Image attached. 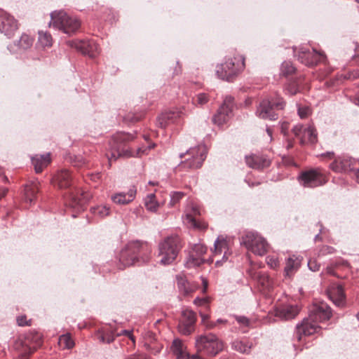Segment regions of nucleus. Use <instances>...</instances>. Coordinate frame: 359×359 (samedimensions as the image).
<instances>
[{
    "label": "nucleus",
    "instance_id": "obj_28",
    "mask_svg": "<svg viewBox=\"0 0 359 359\" xmlns=\"http://www.w3.org/2000/svg\"><path fill=\"white\" fill-rule=\"evenodd\" d=\"M50 162V154L43 155H35L32 157V163L36 173L42 172L44 168L47 167Z\"/></svg>",
    "mask_w": 359,
    "mask_h": 359
},
{
    "label": "nucleus",
    "instance_id": "obj_10",
    "mask_svg": "<svg viewBox=\"0 0 359 359\" xmlns=\"http://www.w3.org/2000/svg\"><path fill=\"white\" fill-rule=\"evenodd\" d=\"M241 244L255 255L262 256L267 252L266 240L257 233L248 231L241 237Z\"/></svg>",
    "mask_w": 359,
    "mask_h": 359
},
{
    "label": "nucleus",
    "instance_id": "obj_6",
    "mask_svg": "<svg viewBox=\"0 0 359 359\" xmlns=\"http://www.w3.org/2000/svg\"><path fill=\"white\" fill-rule=\"evenodd\" d=\"M245 67V58L242 55L229 57L224 63L217 65L216 74L222 80L230 81Z\"/></svg>",
    "mask_w": 359,
    "mask_h": 359
},
{
    "label": "nucleus",
    "instance_id": "obj_24",
    "mask_svg": "<svg viewBox=\"0 0 359 359\" xmlns=\"http://www.w3.org/2000/svg\"><path fill=\"white\" fill-rule=\"evenodd\" d=\"M137 189L132 186L127 192H118L111 196L112 201L117 205H127L136 197Z\"/></svg>",
    "mask_w": 359,
    "mask_h": 359
},
{
    "label": "nucleus",
    "instance_id": "obj_35",
    "mask_svg": "<svg viewBox=\"0 0 359 359\" xmlns=\"http://www.w3.org/2000/svg\"><path fill=\"white\" fill-rule=\"evenodd\" d=\"M34 42V39L28 36L27 34H22L19 39L17 44H15L16 49H13L15 51H22L29 48Z\"/></svg>",
    "mask_w": 359,
    "mask_h": 359
},
{
    "label": "nucleus",
    "instance_id": "obj_50",
    "mask_svg": "<svg viewBox=\"0 0 359 359\" xmlns=\"http://www.w3.org/2000/svg\"><path fill=\"white\" fill-rule=\"evenodd\" d=\"M334 252V249L330 246H323L320 250V253L323 255L332 254Z\"/></svg>",
    "mask_w": 359,
    "mask_h": 359
},
{
    "label": "nucleus",
    "instance_id": "obj_27",
    "mask_svg": "<svg viewBox=\"0 0 359 359\" xmlns=\"http://www.w3.org/2000/svg\"><path fill=\"white\" fill-rule=\"evenodd\" d=\"M247 165L254 169H261L268 167L270 161L262 155H250L245 156Z\"/></svg>",
    "mask_w": 359,
    "mask_h": 359
},
{
    "label": "nucleus",
    "instance_id": "obj_40",
    "mask_svg": "<svg viewBox=\"0 0 359 359\" xmlns=\"http://www.w3.org/2000/svg\"><path fill=\"white\" fill-rule=\"evenodd\" d=\"M91 213L95 215H97L100 217H104L109 214V208L106 205H98L97 207L91 208Z\"/></svg>",
    "mask_w": 359,
    "mask_h": 359
},
{
    "label": "nucleus",
    "instance_id": "obj_2",
    "mask_svg": "<svg viewBox=\"0 0 359 359\" xmlns=\"http://www.w3.org/2000/svg\"><path fill=\"white\" fill-rule=\"evenodd\" d=\"M135 138L134 134H130L124 132H118L113 135L111 140L109 142L111 149V156H109V160H116L118 157H135L141 156L143 154H147V150L154 148L155 144H152L147 147H139L136 152L132 151L128 147V142L133 141Z\"/></svg>",
    "mask_w": 359,
    "mask_h": 359
},
{
    "label": "nucleus",
    "instance_id": "obj_51",
    "mask_svg": "<svg viewBox=\"0 0 359 359\" xmlns=\"http://www.w3.org/2000/svg\"><path fill=\"white\" fill-rule=\"evenodd\" d=\"M357 182L359 184V161L355 163V169L353 170Z\"/></svg>",
    "mask_w": 359,
    "mask_h": 359
},
{
    "label": "nucleus",
    "instance_id": "obj_63",
    "mask_svg": "<svg viewBox=\"0 0 359 359\" xmlns=\"http://www.w3.org/2000/svg\"><path fill=\"white\" fill-rule=\"evenodd\" d=\"M355 60H356L357 62L359 64V48L357 50V54L355 55Z\"/></svg>",
    "mask_w": 359,
    "mask_h": 359
},
{
    "label": "nucleus",
    "instance_id": "obj_22",
    "mask_svg": "<svg viewBox=\"0 0 359 359\" xmlns=\"http://www.w3.org/2000/svg\"><path fill=\"white\" fill-rule=\"evenodd\" d=\"M200 210L197 205H191V207H189L186 209L185 217L184 222L189 227L196 229H205L207 228V224L205 223L201 224L198 222L195 217L200 215Z\"/></svg>",
    "mask_w": 359,
    "mask_h": 359
},
{
    "label": "nucleus",
    "instance_id": "obj_42",
    "mask_svg": "<svg viewBox=\"0 0 359 359\" xmlns=\"http://www.w3.org/2000/svg\"><path fill=\"white\" fill-rule=\"evenodd\" d=\"M280 70L282 74L287 76L292 74L294 72L295 68L290 62L285 61L281 65Z\"/></svg>",
    "mask_w": 359,
    "mask_h": 359
},
{
    "label": "nucleus",
    "instance_id": "obj_21",
    "mask_svg": "<svg viewBox=\"0 0 359 359\" xmlns=\"http://www.w3.org/2000/svg\"><path fill=\"white\" fill-rule=\"evenodd\" d=\"M18 29L16 20L6 13L0 11V32L10 36Z\"/></svg>",
    "mask_w": 359,
    "mask_h": 359
},
{
    "label": "nucleus",
    "instance_id": "obj_16",
    "mask_svg": "<svg viewBox=\"0 0 359 359\" xmlns=\"http://www.w3.org/2000/svg\"><path fill=\"white\" fill-rule=\"evenodd\" d=\"M233 107V98L227 97L224 103L220 106L217 113L212 117V122L219 126L228 121L230 118Z\"/></svg>",
    "mask_w": 359,
    "mask_h": 359
},
{
    "label": "nucleus",
    "instance_id": "obj_43",
    "mask_svg": "<svg viewBox=\"0 0 359 359\" xmlns=\"http://www.w3.org/2000/svg\"><path fill=\"white\" fill-rule=\"evenodd\" d=\"M209 97L206 93H198L194 98V103L196 105L203 106L208 103Z\"/></svg>",
    "mask_w": 359,
    "mask_h": 359
},
{
    "label": "nucleus",
    "instance_id": "obj_13",
    "mask_svg": "<svg viewBox=\"0 0 359 359\" xmlns=\"http://www.w3.org/2000/svg\"><path fill=\"white\" fill-rule=\"evenodd\" d=\"M121 335H126L135 342V338L131 331L123 330L120 332H116L107 325L99 330L95 334V337L102 343L109 344L114 340L115 337Z\"/></svg>",
    "mask_w": 359,
    "mask_h": 359
},
{
    "label": "nucleus",
    "instance_id": "obj_44",
    "mask_svg": "<svg viewBox=\"0 0 359 359\" xmlns=\"http://www.w3.org/2000/svg\"><path fill=\"white\" fill-rule=\"evenodd\" d=\"M285 90L286 93L293 95L299 92V88L296 81H291L287 84Z\"/></svg>",
    "mask_w": 359,
    "mask_h": 359
},
{
    "label": "nucleus",
    "instance_id": "obj_59",
    "mask_svg": "<svg viewBox=\"0 0 359 359\" xmlns=\"http://www.w3.org/2000/svg\"><path fill=\"white\" fill-rule=\"evenodd\" d=\"M323 156H327L330 158H334V153L333 152H327L322 154Z\"/></svg>",
    "mask_w": 359,
    "mask_h": 359
},
{
    "label": "nucleus",
    "instance_id": "obj_41",
    "mask_svg": "<svg viewBox=\"0 0 359 359\" xmlns=\"http://www.w3.org/2000/svg\"><path fill=\"white\" fill-rule=\"evenodd\" d=\"M170 200L168 206L174 207L184 196V194L182 191H173L170 194Z\"/></svg>",
    "mask_w": 359,
    "mask_h": 359
},
{
    "label": "nucleus",
    "instance_id": "obj_30",
    "mask_svg": "<svg viewBox=\"0 0 359 359\" xmlns=\"http://www.w3.org/2000/svg\"><path fill=\"white\" fill-rule=\"evenodd\" d=\"M302 257L292 255L290 257L285 264L284 269L285 276L290 277L300 266Z\"/></svg>",
    "mask_w": 359,
    "mask_h": 359
},
{
    "label": "nucleus",
    "instance_id": "obj_49",
    "mask_svg": "<svg viewBox=\"0 0 359 359\" xmlns=\"http://www.w3.org/2000/svg\"><path fill=\"white\" fill-rule=\"evenodd\" d=\"M308 266L312 271H318L320 269V264L314 259H310L308 262Z\"/></svg>",
    "mask_w": 359,
    "mask_h": 359
},
{
    "label": "nucleus",
    "instance_id": "obj_55",
    "mask_svg": "<svg viewBox=\"0 0 359 359\" xmlns=\"http://www.w3.org/2000/svg\"><path fill=\"white\" fill-rule=\"evenodd\" d=\"M127 359H147L146 355L142 354H134L129 356Z\"/></svg>",
    "mask_w": 359,
    "mask_h": 359
},
{
    "label": "nucleus",
    "instance_id": "obj_36",
    "mask_svg": "<svg viewBox=\"0 0 359 359\" xmlns=\"http://www.w3.org/2000/svg\"><path fill=\"white\" fill-rule=\"evenodd\" d=\"M251 347L252 344L244 340H236L232 343V348L242 353H248Z\"/></svg>",
    "mask_w": 359,
    "mask_h": 359
},
{
    "label": "nucleus",
    "instance_id": "obj_52",
    "mask_svg": "<svg viewBox=\"0 0 359 359\" xmlns=\"http://www.w3.org/2000/svg\"><path fill=\"white\" fill-rule=\"evenodd\" d=\"M236 320L240 323V324H242V325H248L249 324V320L248 319L245 317V316H236Z\"/></svg>",
    "mask_w": 359,
    "mask_h": 359
},
{
    "label": "nucleus",
    "instance_id": "obj_3",
    "mask_svg": "<svg viewBox=\"0 0 359 359\" xmlns=\"http://www.w3.org/2000/svg\"><path fill=\"white\" fill-rule=\"evenodd\" d=\"M151 251V248L147 243L132 241L121 251L119 261L124 266L147 262L150 258Z\"/></svg>",
    "mask_w": 359,
    "mask_h": 359
},
{
    "label": "nucleus",
    "instance_id": "obj_34",
    "mask_svg": "<svg viewBox=\"0 0 359 359\" xmlns=\"http://www.w3.org/2000/svg\"><path fill=\"white\" fill-rule=\"evenodd\" d=\"M144 204L146 209L152 212H156L160 203L157 201L156 195L154 194H149L144 198Z\"/></svg>",
    "mask_w": 359,
    "mask_h": 359
},
{
    "label": "nucleus",
    "instance_id": "obj_18",
    "mask_svg": "<svg viewBox=\"0 0 359 359\" xmlns=\"http://www.w3.org/2000/svg\"><path fill=\"white\" fill-rule=\"evenodd\" d=\"M196 321V316L195 312L188 309L183 311L182 320L178 325L180 332L184 335L190 334L194 330Z\"/></svg>",
    "mask_w": 359,
    "mask_h": 359
},
{
    "label": "nucleus",
    "instance_id": "obj_46",
    "mask_svg": "<svg viewBox=\"0 0 359 359\" xmlns=\"http://www.w3.org/2000/svg\"><path fill=\"white\" fill-rule=\"evenodd\" d=\"M311 112V109L309 107H299L298 108V114L301 118H306Z\"/></svg>",
    "mask_w": 359,
    "mask_h": 359
},
{
    "label": "nucleus",
    "instance_id": "obj_64",
    "mask_svg": "<svg viewBox=\"0 0 359 359\" xmlns=\"http://www.w3.org/2000/svg\"><path fill=\"white\" fill-rule=\"evenodd\" d=\"M266 132H267L268 135H269L270 137H271V135H272V132H271V129L267 128V129H266Z\"/></svg>",
    "mask_w": 359,
    "mask_h": 359
},
{
    "label": "nucleus",
    "instance_id": "obj_32",
    "mask_svg": "<svg viewBox=\"0 0 359 359\" xmlns=\"http://www.w3.org/2000/svg\"><path fill=\"white\" fill-rule=\"evenodd\" d=\"M39 191L37 183L32 182L25 187L24 198L27 203H32L36 198Z\"/></svg>",
    "mask_w": 359,
    "mask_h": 359
},
{
    "label": "nucleus",
    "instance_id": "obj_9",
    "mask_svg": "<svg viewBox=\"0 0 359 359\" xmlns=\"http://www.w3.org/2000/svg\"><path fill=\"white\" fill-rule=\"evenodd\" d=\"M285 102L283 99L275 95L270 98L264 99L259 104L256 114L264 119L276 120L278 115L275 113L274 109H282L284 108Z\"/></svg>",
    "mask_w": 359,
    "mask_h": 359
},
{
    "label": "nucleus",
    "instance_id": "obj_4",
    "mask_svg": "<svg viewBox=\"0 0 359 359\" xmlns=\"http://www.w3.org/2000/svg\"><path fill=\"white\" fill-rule=\"evenodd\" d=\"M196 347L197 353L192 358L201 359L203 355H216L222 351L224 346L222 341L215 334L208 333L200 335L196 339Z\"/></svg>",
    "mask_w": 359,
    "mask_h": 359
},
{
    "label": "nucleus",
    "instance_id": "obj_11",
    "mask_svg": "<svg viewBox=\"0 0 359 359\" xmlns=\"http://www.w3.org/2000/svg\"><path fill=\"white\" fill-rule=\"evenodd\" d=\"M298 180L302 186L308 188L322 186L327 182L326 175L319 168L302 172Z\"/></svg>",
    "mask_w": 359,
    "mask_h": 359
},
{
    "label": "nucleus",
    "instance_id": "obj_29",
    "mask_svg": "<svg viewBox=\"0 0 359 359\" xmlns=\"http://www.w3.org/2000/svg\"><path fill=\"white\" fill-rule=\"evenodd\" d=\"M170 348L176 359H189V355L187 352L186 346L180 339H174Z\"/></svg>",
    "mask_w": 359,
    "mask_h": 359
},
{
    "label": "nucleus",
    "instance_id": "obj_31",
    "mask_svg": "<svg viewBox=\"0 0 359 359\" xmlns=\"http://www.w3.org/2000/svg\"><path fill=\"white\" fill-rule=\"evenodd\" d=\"M55 184L60 189H66L72 184V176L68 170H62L55 177Z\"/></svg>",
    "mask_w": 359,
    "mask_h": 359
},
{
    "label": "nucleus",
    "instance_id": "obj_54",
    "mask_svg": "<svg viewBox=\"0 0 359 359\" xmlns=\"http://www.w3.org/2000/svg\"><path fill=\"white\" fill-rule=\"evenodd\" d=\"M83 46H84V45H83L82 43H79L76 46V48H77L78 50H79L82 53V54H83V55H86V54H88V50L86 48H85L83 47Z\"/></svg>",
    "mask_w": 359,
    "mask_h": 359
},
{
    "label": "nucleus",
    "instance_id": "obj_47",
    "mask_svg": "<svg viewBox=\"0 0 359 359\" xmlns=\"http://www.w3.org/2000/svg\"><path fill=\"white\" fill-rule=\"evenodd\" d=\"M194 303L198 306H205L208 308V299L206 297H196L194 299Z\"/></svg>",
    "mask_w": 359,
    "mask_h": 359
},
{
    "label": "nucleus",
    "instance_id": "obj_17",
    "mask_svg": "<svg viewBox=\"0 0 359 359\" xmlns=\"http://www.w3.org/2000/svg\"><path fill=\"white\" fill-rule=\"evenodd\" d=\"M86 203V196L83 192L79 190L71 191L67 193L65 196V204L69 208H72L77 212L84 210Z\"/></svg>",
    "mask_w": 359,
    "mask_h": 359
},
{
    "label": "nucleus",
    "instance_id": "obj_15",
    "mask_svg": "<svg viewBox=\"0 0 359 359\" xmlns=\"http://www.w3.org/2000/svg\"><path fill=\"white\" fill-rule=\"evenodd\" d=\"M298 60L306 66H313L323 61L325 56L315 49L310 50L304 47L300 48L297 55Z\"/></svg>",
    "mask_w": 359,
    "mask_h": 359
},
{
    "label": "nucleus",
    "instance_id": "obj_25",
    "mask_svg": "<svg viewBox=\"0 0 359 359\" xmlns=\"http://www.w3.org/2000/svg\"><path fill=\"white\" fill-rule=\"evenodd\" d=\"M182 112L180 111H169L162 113L156 121V124L160 128H164L171 123H176L182 117Z\"/></svg>",
    "mask_w": 359,
    "mask_h": 359
},
{
    "label": "nucleus",
    "instance_id": "obj_56",
    "mask_svg": "<svg viewBox=\"0 0 359 359\" xmlns=\"http://www.w3.org/2000/svg\"><path fill=\"white\" fill-rule=\"evenodd\" d=\"M207 329H213L214 327H215L217 326V323L215 322H211V321H209V322H207L205 325H204Z\"/></svg>",
    "mask_w": 359,
    "mask_h": 359
},
{
    "label": "nucleus",
    "instance_id": "obj_8",
    "mask_svg": "<svg viewBox=\"0 0 359 359\" xmlns=\"http://www.w3.org/2000/svg\"><path fill=\"white\" fill-rule=\"evenodd\" d=\"M50 26L62 30L69 35L74 33L80 27V22L76 18H72L63 11H55L50 15Z\"/></svg>",
    "mask_w": 359,
    "mask_h": 359
},
{
    "label": "nucleus",
    "instance_id": "obj_61",
    "mask_svg": "<svg viewBox=\"0 0 359 359\" xmlns=\"http://www.w3.org/2000/svg\"><path fill=\"white\" fill-rule=\"evenodd\" d=\"M287 129V124H285L283 123L282 125V131L283 133L285 135L286 134V132H285V130Z\"/></svg>",
    "mask_w": 359,
    "mask_h": 359
},
{
    "label": "nucleus",
    "instance_id": "obj_19",
    "mask_svg": "<svg viewBox=\"0 0 359 359\" xmlns=\"http://www.w3.org/2000/svg\"><path fill=\"white\" fill-rule=\"evenodd\" d=\"M320 329L316 322L310 320V318H305L300 323L297 325L296 335L298 341H301L302 336H309L318 332Z\"/></svg>",
    "mask_w": 359,
    "mask_h": 359
},
{
    "label": "nucleus",
    "instance_id": "obj_48",
    "mask_svg": "<svg viewBox=\"0 0 359 359\" xmlns=\"http://www.w3.org/2000/svg\"><path fill=\"white\" fill-rule=\"evenodd\" d=\"M31 320H27L26 316H20L17 318V323L19 326L30 325Z\"/></svg>",
    "mask_w": 359,
    "mask_h": 359
},
{
    "label": "nucleus",
    "instance_id": "obj_5",
    "mask_svg": "<svg viewBox=\"0 0 359 359\" xmlns=\"http://www.w3.org/2000/svg\"><path fill=\"white\" fill-rule=\"evenodd\" d=\"M180 249V240L178 236H171L165 238L158 244L160 263L163 265L172 264L177 258Z\"/></svg>",
    "mask_w": 359,
    "mask_h": 359
},
{
    "label": "nucleus",
    "instance_id": "obj_58",
    "mask_svg": "<svg viewBox=\"0 0 359 359\" xmlns=\"http://www.w3.org/2000/svg\"><path fill=\"white\" fill-rule=\"evenodd\" d=\"M202 283L203 285V292H205L208 287V280L205 278H202Z\"/></svg>",
    "mask_w": 359,
    "mask_h": 359
},
{
    "label": "nucleus",
    "instance_id": "obj_37",
    "mask_svg": "<svg viewBox=\"0 0 359 359\" xmlns=\"http://www.w3.org/2000/svg\"><path fill=\"white\" fill-rule=\"evenodd\" d=\"M58 344L62 349H71L75 344L70 334L67 333L59 337Z\"/></svg>",
    "mask_w": 359,
    "mask_h": 359
},
{
    "label": "nucleus",
    "instance_id": "obj_53",
    "mask_svg": "<svg viewBox=\"0 0 359 359\" xmlns=\"http://www.w3.org/2000/svg\"><path fill=\"white\" fill-rule=\"evenodd\" d=\"M200 316L201 317V323L203 325H205V324L207 323V322H209V318H210V316L208 314H205V313H203V312L200 311Z\"/></svg>",
    "mask_w": 359,
    "mask_h": 359
},
{
    "label": "nucleus",
    "instance_id": "obj_20",
    "mask_svg": "<svg viewBox=\"0 0 359 359\" xmlns=\"http://www.w3.org/2000/svg\"><path fill=\"white\" fill-rule=\"evenodd\" d=\"M357 161L347 157H339L330 165V168L335 172H349L355 169Z\"/></svg>",
    "mask_w": 359,
    "mask_h": 359
},
{
    "label": "nucleus",
    "instance_id": "obj_39",
    "mask_svg": "<svg viewBox=\"0 0 359 359\" xmlns=\"http://www.w3.org/2000/svg\"><path fill=\"white\" fill-rule=\"evenodd\" d=\"M257 278L259 283L261 284L264 288L270 290L272 287L273 281L267 274L264 273H259Z\"/></svg>",
    "mask_w": 359,
    "mask_h": 359
},
{
    "label": "nucleus",
    "instance_id": "obj_14",
    "mask_svg": "<svg viewBox=\"0 0 359 359\" xmlns=\"http://www.w3.org/2000/svg\"><path fill=\"white\" fill-rule=\"evenodd\" d=\"M331 315L330 306L326 303L318 302L313 304L309 316L310 320L318 323L329 320Z\"/></svg>",
    "mask_w": 359,
    "mask_h": 359
},
{
    "label": "nucleus",
    "instance_id": "obj_57",
    "mask_svg": "<svg viewBox=\"0 0 359 359\" xmlns=\"http://www.w3.org/2000/svg\"><path fill=\"white\" fill-rule=\"evenodd\" d=\"M8 192V189L6 187H0V199L4 197Z\"/></svg>",
    "mask_w": 359,
    "mask_h": 359
},
{
    "label": "nucleus",
    "instance_id": "obj_38",
    "mask_svg": "<svg viewBox=\"0 0 359 359\" xmlns=\"http://www.w3.org/2000/svg\"><path fill=\"white\" fill-rule=\"evenodd\" d=\"M39 44L43 47H50L52 46V36L50 34L46 32H39Z\"/></svg>",
    "mask_w": 359,
    "mask_h": 359
},
{
    "label": "nucleus",
    "instance_id": "obj_23",
    "mask_svg": "<svg viewBox=\"0 0 359 359\" xmlns=\"http://www.w3.org/2000/svg\"><path fill=\"white\" fill-rule=\"evenodd\" d=\"M300 311L298 305L287 304L277 308L275 310V316L281 320H288L294 318Z\"/></svg>",
    "mask_w": 359,
    "mask_h": 359
},
{
    "label": "nucleus",
    "instance_id": "obj_60",
    "mask_svg": "<svg viewBox=\"0 0 359 359\" xmlns=\"http://www.w3.org/2000/svg\"><path fill=\"white\" fill-rule=\"evenodd\" d=\"M354 103L359 106V93L356 95L355 99H354Z\"/></svg>",
    "mask_w": 359,
    "mask_h": 359
},
{
    "label": "nucleus",
    "instance_id": "obj_12",
    "mask_svg": "<svg viewBox=\"0 0 359 359\" xmlns=\"http://www.w3.org/2000/svg\"><path fill=\"white\" fill-rule=\"evenodd\" d=\"M294 135L299 138L302 144H314L317 142V133L312 126L297 124L292 128Z\"/></svg>",
    "mask_w": 359,
    "mask_h": 359
},
{
    "label": "nucleus",
    "instance_id": "obj_7",
    "mask_svg": "<svg viewBox=\"0 0 359 359\" xmlns=\"http://www.w3.org/2000/svg\"><path fill=\"white\" fill-rule=\"evenodd\" d=\"M180 157L184 160L178 165L179 170L196 169L202 165L206 158V149L204 146L199 145L180 154Z\"/></svg>",
    "mask_w": 359,
    "mask_h": 359
},
{
    "label": "nucleus",
    "instance_id": "obj_26",
    "mask_svg": "<svg viewBox=\"0 0 359 359\" xmlns=\"http://www.w3.org/2000/svg\"><path fill=\"white\" fill-rule=\"evenodd\" d=\"M330 299L337 306H341L344 304L345 294L341 285L338 284L332 285L327 291Z\"/></svg>",
    "mask_w": 359,
    "mask_h": 359
},
{
    "label": "nucleus",
    "instance_id": "obj_1",
    "mask_svg": "<svg viewBox=\"0 0 359 359\" xmlns=\"http://www.w3.org/2000/svg\"><path fill=\"white\" fill-rule=\"evenodd\" d=\"M207 248L202 243L195 244L189 254L186 262L187 267L198 266L206 262L203 255L206 253ZM231 252L229 249L228 242L223 238L218 237L214 243V250L212 257L207 260L209 263L215 261L217 266H222L227 262Z\"/></svg>",
    "mask_w": 359,
    "mask_h": 359
},
{
    "label": "nucleus",
    "instance_id": "obj_62",
    "mask_svg": "<svg viewBox=\"0 0 359 359\" xmlns=\"http://www.w3.org/2000/svg\"><path fill=\"white\" fill-rule=\"evenodd\" d=\"M226 322V320H223V319H218L215 323H217V325L218 323H225Z\"/></svg>",
    "mask_w": 359,
    "mask_h": 359
},
{
    "label": "nucleus",
    "instance_id": "obj_33",
    "mask_svg": "<svg viewBox=\"0 0 359 359\" xmlns=\"http://www.w3.org/2000/svg\"><path fill=\"white\" fill-rule=\"evenodd\" d=\"M177 285L179 290L184 293V294L187 295L192 292H194L196 290V286L191 285L185 278L182 276H177Z\"/></svg>",
    "mask_w": 359,
    "mask_h": 359
},
{
    "label": "nucleus",
    "instance_id": "obj_45",
    "mask_svg": "<svg viewBox=\"0 0 359 359\" xmlns=\"http://www.w3.org/2000/svg\"><path fill=\"white\" fill-rule=\"evenodd\" d=\"M267 264L271 269H276L279 266V260L275 256H268L266 258Z\"/></svg>",
    "mask_w": 359,
    "mask_h": 359
}]
</instances>
